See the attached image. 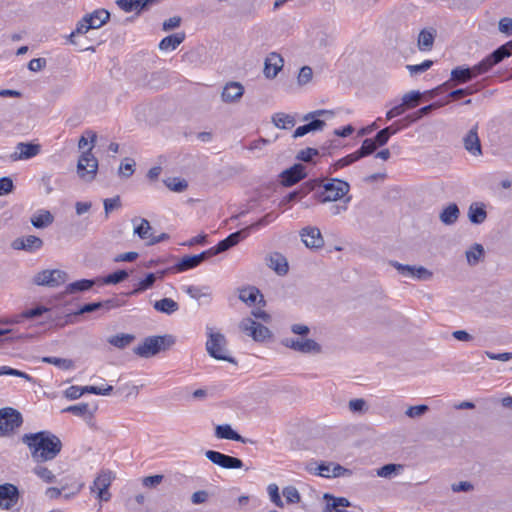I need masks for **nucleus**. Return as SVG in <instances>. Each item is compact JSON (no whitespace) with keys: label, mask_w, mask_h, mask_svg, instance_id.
Returning <instances> with one entry per match:
<instances>
[{"label":"nucleus","mask_w":512,"mask_h":512,"mask_svg":"<svg viewBox=\"0 0 512 512\" xmlns=\"http://www.w3.org/2000/svg\"><path fill=\"white\" fill-rule=\"evenodd\" d=\"M21 441L27 445L32 460L37 464L54 460L63 446L60 438L48 430L24 434Z\"/></svg>","instance_id":"f257e3e1"},{"label":"nucleus","mask_w":512,"mask_h":512,"mask_svg":"<svg viewBox=\"0 0 512 512\" xmlns=\"http://www.w3.org/2000/svg\"><path fill=\"white\" fill-rule=\"evenodd\" d=\"M207 341L205 344L206 351L210 357L216 360L227 361L232 364H237L234 357L228 354V341L224 334L214 331L212 327H206Z\"/></svg>","instance_id":"f03ea898"},{"label":"nucleus","mask_w":512,"mask_h":512,"mask_svg":"<svg viewBox=\"0 0 512 512\" xmlns=\"http://www.w3.org/2000/svg\"><path fill=\"white\" fill-rule=\"evenodd\" d=\"M349 191L348 182L332 178L326 183H321L320 188L313 194V198L320 203L335 202L345 197Z\"/></svg>","instance_id":"7ed1b4c3"},{"label":"nucleus","mask_w":512,"mask_h":512,"mask_svg":"<svg viewBox=\"0 0 512 512\" xmlns=\"http://www.w3.org/2000/svg\"><path fill=\"white\" fill-rule=\"evenodd\" d=\"M175 343L172 335L149 336L133 349V352L142 358H150L161 351L168 350Z\"/></svg>","instance_id":"20e7f679"},{"label":"nucleus","mask_w":512,"mask_h":512,"mask_svg":"<svg viewBox=\"0 0 512 512\" xmlns=\"http://www.w3.org/2000/svg\"><path fill=\"white\" fill-rule=\"evenodd\" d=\"M92 146L84 151L78 159L77 163V174L78 176L87 182L94 180L98 170V160L92 153V148L96 141L97 135L94 132H89Z\"/></svg>","instance_id":"39448f33"},{"label":"nucleus","mask_w":512,"mask_h":512,"mask_svg":"<svg viewBox=\"0 0 512 512\" xmlns=\"http://www.w3.org/2000/svg\"><path fill=\"white\" fill-rule=\"evenodd\" d=\"M334 115V112L331 110H325V109H319L312 112L307 113L304 115L303 120L308 121V123L299 126L294 131L293 137H303L304 135L314 132V131H322L324 127L326 126V123L324 120L319 119V117L322 116H330L332 117Z\"/></svg>","instance_id":"423d86ee"},{"label":"nucleus","mask_w":512,"mask_h":512,"mask_svg":"<svg viewBox=\"0 0 512 512\" xmlns=\"http://www.w3.org/2000/svg\"><path fill=\"white\" fill-rule=\"evenodd\" d=\"M23 424L22 414L12 408L4 407L0 409V437L10 436Z\"/></svg>","instance_id":"0eeeda50"},{"label":"nucleus","mask_w":512,"mask_h":512,"mask_svg":"<svg viewBox=\"0 0 512 512\" xmlns=\"http://www.w3.org/2000/svg\"><path fill=\"white\" fill-rule=\"evenodd\" d=\"M68 278V275L65 271L59 269L52 270H42L38 272L34 278V284L38 286H46L50 288H55L64 284Z\"/></svg>","instance_id":"6e6552de"},{"label":"nucleus","mask_w":512,"mask_h":512,"mask_svg":"<svg viewBox=\"0 0 512 512\" xmlns=\"http://www.w3.org/2000/svg\"><path fill=\"white\" fill-rule=\"evenodd\" d=\"M113 479L114 476L110 470H101L90 487V491L92 493L97 491V498L99 500L104 502L110 501L111 493L109 492V487Z\"/></svg>","instance_id":"1a4fd4ad"},{"label":"nucleus","mask_w":512,"mask_h":512,"mask_svg":"<svg viewBox=\"0 0 512 512\" xmlns=\"http://www.w3.org/2000/svg\"><path fill=\"white\" fill-rule=\"evenodd\" d=\"M206 458L213 464L224 469H240L244 466L240 458L233 457L218 451L207 450L205 452Z\"/></svg>","instance_id":"9d476101"},{"label":"nucleus","mask_w":512,"mask_h":512,"mask_svg":"<svg viewBox=\"0 0 512 512\" xmlns=\"http://www.w3.org/2000/svg\"><path fill=\"white\" fill-rule=\"evenodd\" d=\"M300 236L307 248L320 249L324 246V239L319 228L306 226L300 231Z\"/></svg>","instance_id":"9b49d317"},{"label":"nucleus","mask_w":512,"mask_h":512,"mask_svg":"<svg viewBox=\"0 0 512 512\" xmlns=\"http://www.w3.org/2000/svg\"><path fill=\"white\" fill-rule=\"evenodd\" d=\"M283 343L286 347L305 354H318L322 351L321 345L313 339H286Z\"/></svg>","instance_id":"f8f14e48"},{"label":"nucleus","mask_w":512,"mask_h":512,"mask_svg":"<svg viewBox=\"0 0 512 512\" xmlns=\"http://www.w3.org/2000/svg\"><path fill=\"white\" fill-rule=\"evenodd\" d=\"M306 177L305 167L302 164H294L280 174L281 184L291 187Z\"/></svg>","instance_id":"ddd939ff"},{"label":"nucleus","mask_w":512,"mask_h":512,"mask_svg":"<svg viewBox=\"0 0 512 512\" xmlns=\"http://www.w3.org/2000/svg\"><path fill=\"white\" fill-rule=\"evenodd\" d=\"M19 499L18 488L10 483L0 485V507L11 509Z\"/></svg>","instance_id":"4468645a"},{"label":"nucleus","mask_w":512,"mask_h":512,"mask_svg":"<svg viewBox=\"0 0 512 512\" xmlns=\"http://www.w3.org/2000/svg\"><path fill=\"white\" fill-rule=\"evenodd\" d=\"M41 146L32 142H20L16 145V151L11 154L13 161L30 159L40 153Z\"/></svg>","instance_id":"2eb2a0df"},{"label":"nucleus","mask_w":512,"mask_h":512,"mask_svg":"<svg viewBox=\"0 0 512 512\" xmlns=\"http://www.w3.org/2000/svg\"><path fill=\"white\" fill-rule=\"evenodd\" d=\"M284 60L280 54L271 52L264 62V75L268 79H274L282 69Z\"/></svg>","instance_id":"dca6fc26"},{"label":"nucleus","mask_w":512,"mask_h":512,"mask_svg":"<svg viewBox=\"0 0 512 512\" xmlns=\"http://www.w3.org/2000/svg\"><path fill=\"white\" fill-rule=\"evenodd\" d=\"M42 246V239L35 235H28L26 237L16 238L12 243L13 249L24 250L27 252H34L36 250H39Z\"/></svg>","instance_id":"f3484780"},{"label":"nucleus","mask_w":512,"mask_h":512,"mask_svg":"<svg viewBox=\"0 0 512 512\" xmlns=\"http://www.w3.org/2000/svg\"><path fill=\"white\" fill-rule=\"evenodd\" d=\"M245 237H247V229L236 231L228 235L225 239L219 241L217 245L213 247V249L218 255L234 247Z\"/></svg>","instance_id":"a211bd4d"},{"label":"nucleus","mask_w":512,"mask_h":512,"mask_svg":"<svg viewBox=\"0 0 512 512\" xmlns=\"http://www.w3.org/2000/svg\"><path fill=\"white\" fill-rule=\"evenodd\" d=\"M478 126L475 125L469 130L466 136L463 138L465 149L473 156L482 155V146L478 136Z\"/></svg>","instance_id":"6ab92c4d"},{"label":"nucleus","mask_w":512,"mask_h":512,"mask_svg":"<svg viewBox=\"0 0 512 512\" xmlns=\"http://www.w3.org/2000/svg\"><path fill=\"white\" fill-rule=\"evenodd\" d=\"M244 94V87L239 82L227 83L222 91L221 98L225 103L237 102Z\"/></svg>","instance_id":"aec40b11"},{"label":"nucleus","mask_w":512,"mask_h":512,"mask_svg":"<svg viewBox=\"0 0 512 512\" xmlns=\"http://www.w3.org/2000/svg\"><path fill=\"white\" fill-rule=\"evenodd\" d=\"M512 55V40L506 42L505 44L499 46L492 53L486 56V62L490 63V67H494L495 65L502 62L504 59L510 57Z\"/></svg>","instance_id":"412c9836"},{"label":"nucleus","mask_w":512,"mask_h":512,"mask_svg":"<svg viewBox=\"0 0 512 512\" xmlns=\"http://www.w3.org/2000/svg\"><path fill=\"white\" fill-rule=\"evenodd\" d=\"M215 436L219 439L233 440L241 443L247 442V439L233 430L229 424L217 425L215 428Z\"/></svg>","instance_id":"4be33fe9"},{"label":"nucleus","mask_w":512,"mask_h":512,"mask_svg":"<svg viewBox=\"0 0 512 512\" xmlns=\"http://www.w3.org/2000/svg\"><path fill=\"white\" fill-rule=\"evenodd\" d=\"M468 218L471 223L479 225L482 224L487 218L484 203L474 202L469 206Z\"/></svg>","instance_id":"5701e85b"},{"label":"nucleus","mask_w":512,"mask_h":512,"mask_svg":"<svg viewBox=\"0 0 512 512\" xmlns=\"http://www.w3.org/2000/svg\"><path fill=\"white\" fill-rule=\"evenodd\" d=\"M472 75L469 67L464 66H457L451 71V78L449 81H451V87L465 84L469 81H471Z\"/></svg>","instance_id":"b1692460"},{"label":"nucleus","mask_w":512,"mask_h":512,"mask_svg":"<svg viewBox=\"0 0 512 512\" xmlns=\"http://www.w3.org/2000/svg\"><path fill=\"white\" fill-rule=\"evenodd\" d=\"M436 30L433 28L423 29L418 35V48L420 51H430L433 47Z\"/></svg>","instance_id":"393cba45"},{"label":"nucleus","mask_w":512,"mask_h":512,"mask_svg":"<svg viewBox=\"0 0 512 512\" xmlns=\"http://www.w3.org/2000/svg\"><path fill=\"white\" fill-rule=\"evenodd\" d=\"M185 33L179 32L164 37L159 43V49L162 51L176 49L184 40Z\"/></svg>","instance_id":"a878e982"},{"label":"nucleus","mask_w":512,"mask_h":512,"mask_svg":"<svg viewBox=\"0 0 512 512\" xmlns=\"http://www.w3.org/2000/svg\"><path fill=\"white\" fill-rule=\"evenodd\" d=\"M268 266L273 269L278 275H285L288 272V263L286 258L280 253L270 255L268 259Z\"/></svg>","instance_id":"bb28decb"},{"label":"nucleus","mask_w":512,"mask_h":512,"mask_svg":"<svg viewBox=\"0 0 512 512\" xmlns=\"http://www.w3.org/2000/svg\"><path fill=\"white\" fill-rule=\"evenodd\" d=\"M333 462H311L307 465L306 469L308 472L317 476L332 478L331 470Z\"/></svg>","instance_id":"cd10ccee"},{"label":"nucleus","mask_w":512,"mask_h":512,"mask_svg":"<svg viewBox=\"0 0 512 512\" xmlns=\"http://www.w3.org/2000/svg\"><path fill=\"white\" fill-rule=\"evenodd\" d=\"M460 215V210L456 203H450L439 215L440 221L445 225L454 224Z\"/></svg>","instance_id":"c85d7f7f"},{"label":"nucleus","mask_w":512,"mask_h":512,"mask_svg":"<svg viewBox=\"0 0 512 512\" xmlns=\"http://www.w3.org/2000/svg\"><path fill=\"white\" fill-rule=\"evenodd\" d=\"M258 296H260V302L265 303L263 295L260 293L258 288L249 286L239 290V299L248 305L255 304Z\"/></svg>","instance_id":"c756f323"},{"label":"nucleus","mask_w":512,"mask_h":512,"mask_svg":"<svg viewBox=\"0 0 512 512\" xmlns=\"http://www.w3.org/2000/svg\"><path fill=\"white\" fill-rule=\"evenodd\" d=\"M157 280V274L154 273H148L144 279L140 280L136 287L125 293L126 296H135L138 295L150 288H152Z\"/></svg>","instance_id":"7c9ffc66"},{"label":"nucleus","mask_w":512,"mask_h":512,"mask_svg":"<svg viewBox=\"0 0 512 512\" xmlns=\"http://www.w3.org/2000/svg\"><path fill=\"white\" fill-rule=\"evenodd\" d=\"M88 20L93 24L94 29H98L110 20V12L104 8L97 9L90 14H86Z\"/></svg>","instance_id":"2f4dec72"},{"label":"nucleus","mask_w":512,"mask_h":512,"mask_svg":"<svg viewBox=\"0 0 512 512\" xmlns=\"http://www.w3.org/2000/svg\"><path fill=\"white\" fill-rule=\"evenodd\" d=\"M96 283L95 279H81L72 282L66 286L65 292L67 294H76L90 290Z\"/></svg>","instance_id":"473e14b6"},{"label":"nucleus","mask_w":512,"mask_h":512,"mask_svg":"<svg viewBox=\"0 0 512 512\" xmlns=\"http://www.w3.org/2000/svg\"><path fill=\"white\" fill-rule=\"evenodd\" d=\"M153 307L156 311L167 315H171L179 309L178 303L171 298H163L155 301Z\"/></svg>","instance_id":"72a5a7b5"},{"label":"nucleus","mask_w":512,"mask_h":512,"mask_svg":"<svg viewBox=\"0 0 512 512\" xmlns=\"http://www.w3.org/2000/svg\"><path fill=\"white\" fill-rule=\"evenodd\" d=\"M45 312H48V308L42 305H38L34 308L27 309L20 314L16 315L11 322L21 323L23 319H34L42 316Z\"/></svg>","instance_id":"f704fd0d"},{"label":"nucleus","mask_w":512,"mask_h":512,"mask_svg":"<svg viewBox=\"0 0 512 512\" xmlns=\"http://www.w3.org/2000/svg\"><path fill=\"white\" fill-rule=\"evenodd\" d=\"M54 217L48 210H41L33 215L31 223L35 228L42 229L53 223Z\"/></svg>","instance_id":"c9c22d12"},{"label":"nucleus","mask_w":512,"mask_h":512,"mask_svg":"<svg viewBox=\"0 0 512 512\" xmlns=\"http://www.w3.org/2000/svg\"><path fill=\"white\" fill-rule=\"evenodd\" d=\"M198 265L197 259L194 255H185L178 261L174 266L171 267L173 272H184L193 268H196Z\"/></svg>","instance_id":"e433bc0d"},{"label":"nucleus","mask_w":512,"mask_h":512,"mask_svg":"<svg viewBox=\"0 0 512 512\" xmlns=\"http://www.w3.org/2000/svg\"><path fill=\"white\" fill-rule=\"evenodd\" d=\"M135 339V336L132 334L120 333L113 336H110L107 341L110 345L117 347L119 349H123L130 345Z\"/></svg>","instance_id":"4c0bfd02"},{"label":"nucleus","mask_w":512,"mask_h":512,"mask_svg":"<svg viewBox=\"0 0 512 512\" xmlns=\"http://www.w3.org/2000/svg\"><path fill=\"white\" fill-rule=\"evenodd\" d=\"M272 120L275 126L280 129H291L295 125L294 117L285 113H276Z\"/></svg>","instance_id":"58836bf2"},{"label":"nucleus","mask_w":512,"mask_h":512,"mask_svg":"<svg viewBox=\"0 0 512 512\" xmlns=\"http://www.w3.org/2000/svg\"><path fill=\"white\" fill-rule=\"evenodd\" d=\"M116 4L124 12L137 10L139 13L145 10L143 0H117Z\"/></svg>","instance_id":"ea45409f"},{"label":"nucleus","mask_w":512,"mask_h":512,"mask_svg":"<svg viewBox=\"0 0 512 512\" xmlns=\"http://www.w3.org/2000/svg\"><path fill=\"white\" fill-rule=\"evenodd\" d=\"M403 468L404 466L402 464L389 463L377 469L376 474L379 477L391 478L392 476L399 474Z\"/></svg>","instance_id":"a19ab883"},{"label":"nucleus","mask_w":512,"mask_h":512,"mask_svg":"<svg viewBox=\"0 0 512 512\" xmlns=\"http://www.w3.org/2000/svg\"><path fill=\"white\" fill-rule=\"evenodd\" d=\"M422 95L421 92L414 90L404 94L401 102L402 106H404L406 110L415 108L419 105Z\"/></svg>","instance_id":"79ce46f5"},{"label":"nucleus","mask_w":512,"mask_h":512,"mask_svg":"<svg viewBox=\"0 0 512 512\" xmlns=\"http://www.w3.org/2000/svg\"><path fill=\"white\" fill-rule=\"evenodd\" d=\"M42 362L55 365L62 370H70L74 368V362L71 359L46 356L42 358Z\"/></svg>","instance_id":"37998d69"},{"label":"nucleus","mask_w":512,"mask_h":512,"mask_svg":"<svg viewBox=\"0 0 512 512\" xmlns=\"http://www.w3.org/2000/svg\"><path fill=\"white\" fill-rule=\"evenodd\" d=\"M63 412H68L78 417H85L88 414L90 418L93 417L94 414V411H89V405L87 403L68 406Z\"/></svg>","instance_id":"c03bdc74"},{"label":"nucleus","mask_w":512,"mask_h":512,"mask_svg":"<svg viewBox=\"0 0 512 512\" xmlns=\"http://www.w3.org/2000/svg\"><path fill=\"white\" fill-rule=\"evenodd\" d=\"M95 26H93V24H91V22L88 20V17L87 15H85L78 23H77V26H76V29L69 35V41L70 43L72 44H75L73 38L75 37V35L77 34H85L87 33L90 29H94Z\"/></svg>","instance_id":"a18cd8bd"},{"label":"nucleus","mask_w":512,"mask_h":512,"mask_svg":"<svg viewBox=\"0 0 512 512\" xmlns=\"http://www.w3.org/2000/svg\"><path fill=\"white\" fill-rule=\"evenodd\" d=\"M33 473L46 483L56 482V476L53 474V472L42 464H37L33 468Z\"/></svg>","instance_id":"49530a36"},{"label":"nucleus","mask_w":512,"mask_h":512,"mask_svg":"<svg viewBox=\"0 0 512 512\" xmlns=\"http://www.w3.org/2000/svg\"><path fill=\"white\" fill-rule=\"evenodd\" d=\"M321 186V179H314L309 180L305 183H303L299 189L296 190V192H299V199H302L306 195H308L310 192L314 193L320 188Z\"/></svg>","instance_id":"de8ad7c7"},{"label":"nucleus","mask_w":512,"mask_h":512,"mask_svg":"<svg viewBox=\"0 0 512 512\" xmlns=\"http://www.w3.org/2000/svg\"><path fill=\"white\" fill-rule=\"evenodd\" d=\"M377 148L378 147L375 144V141H373L372 138H367L362 142L361 147L358 150H356L355 153L357 154L359 159H361L363 157L373 154Z\"/></svg>","instance_id":"09e8293b"},{"label":"nucleus","mask_w":512,"mask_h":512,"mask_svg":"<svg viewBox=\"0 0 512 512\" xmlns=\"http://www.w3.org/2000/svg\"><path fill=\"white\" fill-rule=\"evenodd\" d=\"M186 293L193 299L200 300L201 298H211V292L208 287H197V286H187L185 289Z\"/></svg>","instance_id":"8fccbe9b"},{"label":"nucleus","mask_w":512,"mask_h":512,"mask_svg":"<svg viewBox=\"0 0 512 512\" xmlns=\"http://www.w3.org/2000/svg\"><path fill=\"white\" fill-rule=\"evenodd\" d=\"M480 88L481 87L479 84H472L470 86H467L466 88H459V89L453 90L448 94V96L453 100H457L461 97H464L467 95H472V94L478 92L480 90Z\"/></svg>","instance_id":"3c124183"},{"label":"nucleus","mask_w":512,"mask_h":512,"mask_svg":"<svg viewBox=\"0 0 512 512\" xmlns=\"http://www.w3.org/2000/svg\"><path fill=\"white\" fill-rule=\"evenodd\" d=\"M165 185L174 192H183L187 189L188 183L185 179L169 177L164 180Z\"/></svg>","instance_id":"603ef678"},{"label":"nucleus","mask_w":512,"mask_h":512,"mask_svg":"<svg viewBox=\"0 0 512 512\" xmlns=\"http://www.w3.org/2000/svg\"><path fill=\"white\" fill-rule=\"evenodd\" d=\"M278 215L274 212H269L266 215H264L262 218H260L255 223H252L250 226L246 227L247 229V235L250 231L256 230L258 228L264 227L269 225L270 223L274 222L277 219Z\"/></svg>","instance_id":"864d4df0"},{"label":"nucleus","mask_w":512,"mask_h":512,"mask_svg":"<svg viewBox=\"0 0 512 512\" xmlns=\"http://www.w3.org/2000/svg\"><path fill=\"white\" fill-rule=\"evenodd\" d=\"M484 255V248L481 244H474L471 250L466 251L467 262L470 265H476Z\"/></svg>","instance_id":"5fc2aeb1"},{"label":"nucleus","mask_w":512,"mask_h":512,"mask_svg":"<svg viewBox=\"0 0 512 512\" xmlns=\"http://www.w3.org/2000/svg\"><path fill=\"white\" fill-rule=\"evenodd\" d=\"M129 273L126 270H117L103 278L104 284H118L126 280Z\"/></svg>","instance_id":"6e6d98bb"},{"label":"nucleus","mask_w":512,"mask_h":512,"mask_svg":"<svg viewBox=\"0 0 512 512\" xmlns=\"http://www.w3.org/2000/svg\"><path fill=\"white\" fill-rule=\"evenodd\" d=\"M270 337L271 331L266 326L256 322V325L252 331V338L255 341L262 342Z\"/></svg>","instance_id":"4d7b16f0"},{"label":"nucleus","mask_w":512,"mask_h":512,"mask_svg":"<svg viewBox=\"0 0 512 512\" xmlns=\"http://www.w3.org/2000/svg\"><path fill=\"white\" fill-rule=\"evenodd\" d=\"M152 230V227L147 219H141L140 224L138 226H135L134 233L141 239H148L150 238L151 234L150 231Z\"/></svg>","instance_id":"13d9d810"},{"label":"nucleus","mask_w":512,"mask_h":512,"mask_svg":"<svg viewBox=\"0 0 512 512\" xmlns=\"http://www.w3.org/2000/svg\"><path fill=\"white\" fill-rule=\"evenodd\" d=\"M319 154L320 153H319L318 149L307 147L305 149L300 150L297 153L296 159L299 161L306 162V163H311V162H313V158L318 156Z\"/></svg>","instance_id":"bf43d9fd"},{"label":"nucleus","mask_w":512,"mask_h":512,"mask_svg":"<svg viewBox=\"0 0 512 512\" xmlns=\"http://www.w3.org/2000/svg\"><path fill=\"white\" fill-rule=\"evenodd\" d=\"M283 496L288 503H298L301 500V496L298 490L294 486H287L283 489Z\"/></svg>","instance_id":"052dcab7"},{"label":"nucleus","mask_w":512,"mask_h":512,"mask_svg":"<svg viewBox=\"0 0 512 512\" xmlns=\"http://www.w3.org/2000/svg\"><path fill=\"white\" fill-rule=\"evenodd\" d=\"M348 407L349 410L353 413H365L368 410L367 403L362 398L350 400Z\"/></svg>","instance_id":"680f3d73"},{"label":"nucleus","mask_w":512,"mask_h":512,"mask_svg":"<svg viewBox=\"0 0 512 512\" xmlns=\"http://www.w3.org/2000/svg\"><path fill=\"white\" fill-rule=\"evenodd\" d=\"M432 65H433L432 60H425L421 64L407 65L406 68L410 72V74L413 76V75H417V74L427 71L428 69H430L432 67Z\"/></svg>","instance_id":"e2e57ef3"},{"label":"nucleus","mask_w":512,"mask_h":512,"mask_svg":"<svg viewBox=\"0 0 512 512\" xmlns=\"http://www.w3.org/2000/svg\"><path fill=\"white\" fill-rule=\"evenodd\" d=\"M103 204L105 210V218L107 219L111 211L121 207V200L119 196H115L113 198L104 199Z\"/></svg>","instance_id":"0e129e2a"},{"label":"nucleus","mask_w":512,"mask_h":512,"mask_svg":"<svg viewBox=\"0 0 512 512\" xmlns=\"http://www.w3.org/2000/svg\"><path fill=\"white\" fill-rule=\"evenodd\" d=\"M433 277V272L428 270L423 266H414V275L413 278L421 281L431 280Z\"/></svg>","instance_id":"69168bd1"},{"label":"nucleus","mask_w":512,"mask_h":512,"mask_svg":"<svg viewBox=\"0 0 512 512\" xmlns=\"http://www.w3.org/2000/svg\"><path fill=\"white\" fill-rule=\"evenodd\" d=\"M489 64L490 63L486 62V58H484L478 64L474 65L473 67H469L472 78L474 79L478 75L488 72L491 69Z\"/></svg>","instance_id":"338daca9"},{"label":"nucleus","mask_w":512,"mask_h":512,"mask_svg":"<svg viewBox=\"0 0 512 512\" xmlns=\"http://www.w3.org/2000/svg\"><path fill=\"white\" fill-rule=\"evenodd\" d=\"M499 31L507 36L512 35V18L504 17L498 24Z\"/></svg>","instance_id":"774afa93"}]
</instances>
